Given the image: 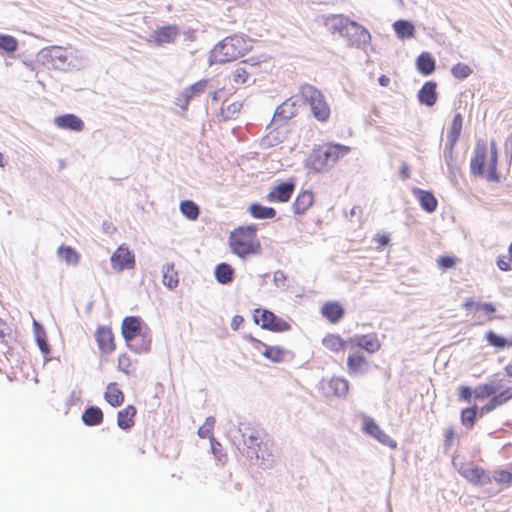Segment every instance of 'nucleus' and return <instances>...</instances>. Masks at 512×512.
I'll return each instance as SVG.
<instances>
[{"mask_svg": "<svg viewBox=\"0 0 512 512\" xmlns=\"http://www.w3.org/2000/svg\"><path fill=\"white\" fill-rule=\"evenodd\" d=\"M475 400H483L492 397L488 403L479 407L474 404L471 407L463 409L461 416H477L478 413L486 414L494 410L498 405H501L512 398V388L503 389V386L497 382H491L484 385L477 386L474 389Z\"/></svg>", "mask_w": 512, "mask_h": 512, "instance_id": "obj_1", "label": "nucleus"}, {"mask_svg": "<svg viewBox=\"0 0 512 512\" xmlns=\"http://www.w3.org/2000/svg\"><path fill=\"white\" fill-rule=\"evenodd\" d=\"M350 151V147L341 144H329L314 149L307 159V166L315 172L333 167L337 161Z\"/></svg>", "mask_w": 512, "mask_h": 512, "instance_id": "obj_2", "label": "nucleus"}, {"mask_svg": "<svg viewBox=\"0 0 512 512\" xmlns=\"http://www.w3.org/2000/svg\"><path fill=\"white\" fill-rule=\"evenodd\" d=\"M248 44L242 36L226 37L211 51V62L225 63L242 56L248 50Z\"/></svg>", "mask_w": 512, "mask_h": 512, "instance_id": "obj_3", "label": "nucleus"}, {"mask_svg": "<svg viewBox=\"0 0 512 512\" xmlns=\"http://www.w3.org/2000/svg\"><path fill=\"white\" fill-rule=\"evenodd\" d=\"M229 244L233 253L241 258L256 253L259 249V243L256 241L255 227L248 226L236 229L230 235Z\"/></svg>", "mask_w": 512, "mask_h": 512, "instance_id": "obj_4", "label": "nucleus"}, {"mask_svg": "<svg viewBox=\"0 0 512 512\" xmlns=\"http://www.w3.org/2000/svg\"><path fill=\"white\" fill-rule=\"evenodd\" d=\"M301 98L309 104L313 116L321 122L328 120L330 116V107L327 104L324 95L311 85H303L300 89Z\"/></svg>", "mask_w": 512, "mask_h": 512, "instance_id": "obj_5", "label": "nucleus"}, {"mask_svg": "<svg viewBox=\"0 0 512 512\" xmlns=\"http://www.w3.org/2000/svg\"><path fill=\"white\" fill-rule=\"evenodd\" d=\"M151 345V330L140 318L130 316V350L147 352Z\"/></svg>", "mask_w": 512, "mask_h": 512, "instance_id": "obj_6", "label": "nucleus"}, {"mask_svg": "<svg viewBox=\"0 0 512 512\" xmlns=\"http://www.w3.org/2000/svg\"><path fill=\"white\" fill-rule=\"evenodd\" d=\"M454 465L458 473L473 485L479 486L491 482L489 473L473 461H457L454 459Z\"/></svg>", "mask_w": 512, "mask_h": 512, "instance_id": "obj_7", "label": "nucleus"}, {"mask_svg": "<svg viewBox=\"0 0 512 512\" xmlns=\"http://www.w3.org/2000/svg\"><path fill=\"white\" fill-rule=\"evenodd\" d=\"M254 321L256 324H259L261 328L274 332H285L291 328L289 323L277 317L273 312L269 310L256 309L254 314Z\"/></svg>", "mask_w": 512, "mask_h": 512, "instance_id": "obj_8", "label": "nucleus"}, {"mask_svg": "<svg viewBox=\"0 0 512 512\" xmlns=\"http://www.w3.org/2000/svg\"><path fill=\"white\" fill-rule=\"evenodd\" d=\"M247 456L263 468H269L274 463V454L268 441H261L256 447H248Z\"/></svg>", "mask_w": 512, "mask_h": 512, "instance_id": "obj_9", "label": "nucleus"}, {"mask_svg": "<svg viewBox=\"0 0 512 512\" xmlns=\"http://www.w3.org/2000/svg\"><path fill=\"white\" fill-rule=\"evenodd\" d=\"M207 80H200L193 85L185 88L176 98L175 105L179 106L182 110H186L190 101L200 94L204 93L207 87Z\"/></svg>", "mask_w": 512, "mask_h": 512, "instance_id": "obj_10", "label": "nucleus"}, {"mask_svg": "<svg viewBox=\"0 0 512 512\" xmlns=\"http://www.w3.org/2000/svg\"><path fill=\"white\" fill-rule=\"evenodd\" d=\"M323 394L327 397L345 396L348 392L349 383L346 379L341 377H333L329 380H323L320 384Z\"/></svg>", "mask_w": 512, "mask_h": 512, "instance_id": "obj_11", "label": "nucleus"}, {"mask_svg": "<svg viewBox=\"0 0 512 512\" xmlns=\"http://www.w3.org/2000/svg\"><path fill=\"white\" fill-rule=\"evenodd\" d=\"M180 30L176 25L163 26L153 32L151 41L159 46L173 43L179 36Z\"/></svg>", "mask_w": 512, "mask_h": 512, "instance_id": "obj_12", "label": "nucleus"}, {"mask_svg": "<svg viewBox=\"0 0 512 512\" xmlns=\"http://www.w3.org/2000/svg\"><path fill=\"white\" fill-rule=\"evenodd\" d=\"M350 347H359L368 353H375L380 349V342L375 335H355L348 339Z\"/></svg>", "mask_w": 512, "mask_h": 512, "instance_id": "obj_13", "label": "nucleus"}, {"mask_svg": "<svg viewBox=\"0 0 512 512\" xmlns=\"http://www.w3.org/2000/svg\"><path fill=\"white\" fill-rule=\"evenodd\" d=\"M369 363L363 354L352 353L347 358V371L351 376L364 375L369 371Z\"/></svg>", "mask_w": 512, "mask_h": 512, "instance_id": "obj_14", "label": "nucleus"}, {"mask_svg": "<svg viewBox=\"0 0 512 512\" xmlns=\"http://www.w3.org/2000/svg\"><path fill=\"white\" fill-rule=\"evenodd\" d=\"M295 185L293 182H282L273 187L267 195L269 202H287L293 194Z\"/></svg>", "mask_w": 512, "mask_h": 512, "instance_id": "obj_15", "label": "nucleus"}, {"mask_svg": "<svg viewBox=\"0 0 512 512\" xmlns=\"http://www.w3.org/2000/svg\"><path fill=\"white\" fill-rule=\"evenodd\" d=\"M487 157V147L485 142L478 141L474 150V157L471 159L470 168L474 175H483L484 165Z\"/></svg>", "mask_w": 512, "mask_h": 512, "instance_id": "obj_16", "label": "nucleus"}, {"mask_svg": "<svg viewBox=\"0 0 512 512\" xmlns=\"http://www.w3.org/2000/svg\"><path fill=\"white\" fill-rule=\"evenodd\" d=\"M54 124L59 129L70 130L75 132H81L85 127L84 122L74 114H63L57 116L54 119Z\"/></svg>", "mask_w": 512, "mask_h": 512, "instance_id": "obj_17", "label": "nucleus"}, {"mask_svg": "<svg viewBox=\"0 0 512 512\" xmlns=\"http://www.w3.org/2000/svg\"><path fill=\"white\" fill-rule=\"evenodd\" d=\"M345 36L357 47L366 46L371 41V35L368 30L357 22H352L350 34H346Z\"/></svg>", "mask_w": 512, "mask_h": 512, "instance_id": "obj_18", "label": "nucleus"}, {"mask_svg": "<svg viewBox=\"0 0 512 512\" xmlns=\"http://www.w3.org/2000/svg\"><path fill=\"white\" fill-rule=\"evenodd\" d=\"M352 22L348 17L341 14L330 15L326 19V25L329 29L332 32L340 33L342 36L350 34Z\"/></svg>", "mask_w": 512, "mask_h": 512, "instance_id": "obj_19", "label": "nucleus"}, {"mask_svg": "<svg viewBox=\"0 0 512 512\" xmlns=\"http://www.w3.org/2000/svg\"><path fill=\"white\" fill-rule=\"evenodd\" d=\"M297 113V100L292 98L287 99L276 108L274 113V122L286 121L294 117Z\"/></svg>", "mask_w": 512, "mask_h": 512, "instance_id": "obj_20", "label": "nucleus"}, {"mask_svg": "<svg viewBox=\"0 0 512 512\" xmlns=\"http://www.w3.org/2000/svg\"><path fill=\"white\" fill-rule=\"evenodd\" d=\"M96 341L99 349L104 353L115 350L114 337L110 328L99 327L96 331Z\"/></svg>", "mask_w": 512, "mask_h": 512, "instance_id": "obj_21", "label": "nucleus"}, {"mask_svg": "<svg viewBox=\"0 0 512 512\" xmlns=\"http://www.w3.org/2000/svg\"><path fill=\"white\" fill-rule=\"evenodd\" d=\"M437 84L434 81L426 82L418 92V100L421 104L428 107L433 106L438 98L436 91Z\"/></svg>", "mask_w": 512, "mask_h": 512, "instance_id": "obj_22", "label": "nucleus"}, {"mask_svg": "<svg viewBox=\"0 0 512 512\" xmlns=\"http://www.w3.org/2000/svg\"><path fill=\"white\" fill-rule=\"evenodd\" d=\"M412 192L413 195L418 199L420 206L425 211L432 213L436 210L438 202L431 192L419 188H414Z\"/></svg>", "mask_w": 512, "mask_h": 512, "instance_id": "obj_23", "label": "nucleus"}, {"mask_svg": "<svg viewBox=\"0 0 512 512\" xmlns=\"http://www.w3.org/2000/svg\"><path fill=\"white\" fill-rule=\"evenodd\" d=\"M364 429L369 435L376 438L383 445L390 448H396V442L391 439L390 436L385 434L373 420H369Z\"/></svg>", "mask_w": 512, "mask_h": 512, "instance_id": "obj_24", "label": "nucleus"}, {"mask_svg": "<svg viewBox=\"0 0 512 512\" xmlns=\"http://www.w3.org/2000/svg\"><path fill=\"white\" fill-rule=\"evenodd\" d=\"M435 65V59L427 52H422L416 59L417 70L425 76L435 71Z\"/></svg>", "mask_w": 512, "mask_h": 512, "instance_id": "obj_25", "label": "nucleus"}, {"mask_svg": "<svg viewBox=\"0 0 512 512\" xmlns=\"http://www.w3.org/2000/svg\"><path fill=\"white\" fill-rule=\"evenodd\" d=\"M321 311L323 316L332 323H337L344 315V309L337 302L326 303Z\"/></svg>", "mask_w": 512, "mask_h": 512, "instance_id": "obj_26", "label": "nucleus"}, {"mask_svg": "<svg viewBox=\"0 0 512 512\" xmlns=\"http://www.w3.org/2000/svg\"><path fill=\"white\" fill-rule=\"evenodd\" d=\"M250 340L252 342H255L259 345H262L265 347V351L263 352V355L273 361V362H281L284 357H285V354H286V351L284 349H282L281 347L279 346H268L264 343H262L261 341L253 338V337H250Z\"/></svg>", "mask_w": 512, "mask_h": 512, "instance_id": "obj_27", "label": "nucleus"}, {"mask_svg": "<svg viewBox=\"0 0 512 512\" xmlns=\"http://www.w3.org/2000/svg\"><path fill=\"white\" fill-rule=\"evenodd\" d=\"M57 255L67 265H77L80 260V254L71 246H59L57 249Z\"/></svg>", "mask_w": 512, "mask_h": 512, "instance_id": "obj_28", "label": "nucleus"}, {"mask_svg": "<svg viewBox=\"0 0 512 512\" xmlns=\"http://www.w3.org/2000/svg\"><path fill=\"white\" fill-rule=\"evenodd\" d=\"M393 28L399 39L413 38L415 35L414 25L407 20L394 22Z\"/></svg>", "mask_w": 512, "mask_h": 512, "instance_id": "obj_29", "label": "nucleus"}, {"mask_svg": "<svg viewBox=\"0 0 512 512\" xmlns=\"http://www.w3.org/2000/svg\"><path fill=\"white\" fill-rule=\"evenodd\" d=\"M313 194L310 191L300 193L293 203V210L296 214L304 213L313 203Z\"/></svg>", "mask_w": 512, "mask_h": 512, "instance_id": "obj_30", "label": "nucleus"}, {"mask_svg": "<svg viewBox=\"0 0 512 512\" xmlns=\"http://www.w3.org/2000/svg\"><path fill=\"white\" fill-rule=\"evenodd\" d=\"M234 270L227 263H220L215 268V278L221 284H229L233 280Z\"/></svg>", "mask_w": 512, "mask_h": 512, "instance_id": "obj_31", "label": "nucleus"}, {"mask_svg": "<svg viewBox=\"0 0 512 512\" xmlns=\"http://www.w3.org/2000/svg\"><path fill=\"white\" fill-rule=\"evenodd\" d=\"M497 159H498V150L497 145L494 140L490 143V161L488 164V179L491 181H498L499 177L497 174Z\"/></svg>", "mask_w": 512, "mask_h": 512, "instance_id": "obj_32", "label": "nucleus"}, {"mask_svg": "<svg viewBox=\"0 0 512 512\" xmlns=\"http://www.w3.org/2000/svg\"><path fill=\"white\" fill-rule=\"evenodd\" d=\"M323 345L331 351L338 352L344 350L347 346H350L348 340H343L338 335H327L323 339Z\"/></svg>", "mask_w": 512, "mask_h": 512, "instance_id": "obj_33", "label": "nucleus"}, {"mask_svg": "<svg viewBox=\"0 0 512 512\" xmlns=\"http://www.w3.org/2000/svg\"><path fill=\"white\" fill-rule=\"evenodd\" d=\"M250 214L257 219H272L276 215L275 209L271 207H265L260 204H251L248 208Z\"/></svg>", "mask_w": 512, "mask_h": 512, "instance_id": "obj_34", "label": "nucleus"}, {"mask_svg": "<svg viewBox=\"0 0 512 512\" xmlns=\"http://www.w3.org/2000/svg\"><path fill=\"white\" fill-rule=\"evenodd\" d=\"M463 125V117L460 113H457L452 120L451 127L447 133V141L451 143H457Z\"/></svg>", "mask_w": 512, "mask_h": 512, "instance_id": "obj_35", "label": "nucleus"}, {"mask_svg": "<svg viewBox=\"0 0 512 512\" xmlns=\"http://www.w3.org/2000/svg\"><path fill=\"white\" fill-rule=\"evenodd\" d=\"M181 213L189 220H196L199 217L200 209L198 205L191 200H184L179 205Z\"/></svg>", "mask_w": 512, "mask_h": 512, "instance_id": "obj_36", "label": "nucleus"}, {"mask_svg": "<svg viewBox=\"0 0 512 512\" xmlns=\"http://www.w3.org/2000/svg\"><path fill=\"white\" fill-rule=\"evenodd\" d=\"M111 263L114 269L123 270L128 264V249L119 247L111 257Z\"/></svg>", "mask_w": 512, "mask_h": 512, "instance_id": "obj_37", "label": "nucleus"}, {"mask_svg": "<svg viewBox=\"0 0 512 512\" xmlns=\"http://www.w3.org/2000/svg\"><path fill=\"white\" fill-rule=\"evenodd\" d=\"M105 398L112 406H119L124 400V395L116 384H109L105 392Z\"/></svg>", "mask_w": 512, "mask_h": 512, "instance_id": "obj_38", "label": "nucleus"}, {"mask_svg": "<svg viewBox=\"0 0 512 512\" xmlns=\"http://www.w3.org/2000/svg\"><path fill=\"white\" fill-rule=\"evenodd\" d=\"M18 49V40L11 35L0 34V53L13 54Z\"/></svg>", "mask_w": 512, "mask_h": 512, "instance_id": "obj_39", "label": "nucleus"}, {"mask_svg": "<svg viewBox=\"0 0 512 512\" xmlns=\"http://www.w3.org/2000/svg\"><path fill=\"white\" fill-rule=\"evenodd\" d=\"M455 145L456 143H451L450 141H447L443 151L444 161L447 164L449 172L453 174L457 170L456 159L453 152Z\"/></svg>", "mask_w": 512, "mask_h": 512, "instance_id": "obj_40", "label": "nucleus"}, {"mask_svg": "<svg viewBox=\"0 0 512 512\" xmlns=\"http://www.w3.org/2000/svg\"><path fill=\"white\" fill-rule=\"evenodd\" d=\"M163 273V284L170 289H173L178 285L177 273L174 270L173 265H164L162 268Z\"/></svg>", "mask_w": 512, "mask_h": 512, "instance_id": "obj_41", "label": "nucleus"}, {"mask_svg": "<svg viewBox=\"0 0 512 512\" xmlns=\"http://www.w3.org/2000/svg\"><path fill=\"white\" fill-rule=\"evenodd\" d=\"M493 480L502 486L510 487L512 486V473L507 470H496L493 474Z\"/></svg>", "mask_w": 512, "mask_h": 512, "instance_id": "obj_42", "label": "nucleus"}, {"mask_svg": "<svg viewBox=\"0 0 512 512\" xmlns=\"http://www.w3.org/2000/svg\"><path fill=\"white\" fill-rule=\"evenodd\" d=\"M472 69L463 63H457L451 68V74L459 80H464L472 74Z\"/></svg>", "mask_w": 512, "mask_h": 512, "instance_id": "obj_43", "label": "nucleus"}, {"mask_svg": "<svg viewBox=\"0 0 512 512\" xmlns=\"http://www.w3.org/2000/svg\"><path fill=\"white\" fill-rule=\"evenodd\" d=\"M486 340L488 343L492 346H495L497 348H505L508 346V340L493 331H488L485 335Z\"/></svg>", "mask_w": 512, "mask_h": 512, "instance_id": "obj_44", "label": "nucleus"}, {"mask_svg": "<svg viewBox=\"0 0 512 512\" xmlns=\"http://www.w3.org/2000/svg\"><path fill=\"white\" fill-rule=\"evenodd\" d=\"M213 427H214V420L213 418H207L205 423L198 429V435L201 438H213Z\"/></svg>", "mask_w": 512, "mask_h": 512, "instance_id": "obj_45", "label": "nucleus"}, {"mask_svg": "<svg viewBox=\"0 0 512 512\" xmlns=\"http://www.w3.org/2000/svg\"><path fill=\"white\" fill-rule=\"evenodd\" d=\"M249 73L244 67H238L232 74V79L237 84H244L247 81Z\"/></svg>", "mask_w": 512, "mask_h": 512, "instance_id": "obj_46", "label": "nucleus"}, {"mask_svg": "<svg viewBox=\"0 0 512 512\" xmlns=\"http://www.w3.org/2000/svg\"><path fill=\"white\" fill-rule=\"evenodd\" d=\"M458 396H459V400H463V401H467V402H471L472 399H475L474 390H472L468 386L459 387Z\"/></svg>", "mask_w": 512, "mask_h": 512, "instance_id": "obj_47", "label": "nucleus"}, {"mask_svg": "<svg viewBox=\"0 0 512 512\" xmlns=\"http://www.w3.org/2000/svg\"><path fill=\"white\" fill-rule=\"evenodd\" d=\"M497 266L502 271L512 270V256L508 255L500 256L497 260Z\"/></svg>", "mask_w": 512, "mask_h": 512, "instance_id": "obj_48", "label": "nucleus"}, {"mask_svg": "<svg viewBox=\"0 0 512 512\" xmlns=\"http://www.w3.org/2000/svg\"><path fill=\"white\" fill-rule=\"evenodd\" d=\"M437 264L441 269H448L454 266L455 259L449 256H443L437 259Z\"/></svg>", "mask_w": 512, "mask_h": 512, "instance_id": "obj_49", "label": "nucleus"}, {"mask_svg": "<svg viewBox=\"0 0 512 512\" xmlns=\"http://www.w3.org/2000/svg\"><path fill=\"white\" fill-rule=\"evenodd\" d=\"M286 275L283 271L278 270L274 273V283L278 287H283L285 285Z\"/></svg>", "mask_w": 512, "mask_h": 512, "instance_id": "obj_50", "label": "nucleus"}, {"mask_svg": "<svg viewBox=\"0 0 512 512\" xmlns=\"http://www.w3.org/2000/svg\"><path fill=\"white\" fill-rule=\"evenodd\" d=\"M476 308L488 314L495 312V307L491 303H478Z\"/></svg>", "mask_w": 512, "mask_h": 512, "instance_id": "obj_51", "label": "nucleus"}, {"mask_svg": "<svg viewBox=\"0 0 512 512\" xmlns=\"http://www.w3.org/2000/svg\"><path fill=\"white\" fill-rule=\"evenodd\" d=\"M118 368L125 373L128 371V358L125 355L119 357Z\"/></svg>", "mask_w": 512, "mask_h": 512, "instance_id": "obj_52", "label": "nucleus"}, {"mask_svg": "<svg viewBox=\"0 0 512 512\" xmlns=\"http://www.w3.org/2000/svg\"><path fill=\"white\" fill-rule=\"evenodd\" d=\"M82 416H102V411L98 407L88 408Z\"/></svg>", "mask_w": 512, "mask_h": 512, "instance_id": "obj_53", "label": "nucleus"}, {"mask_svg": "<svg viewBox=\"0 0 512 512\" xmlns=\"http://www.w3.org/2000/svg\"><path fill=\"white\" fill-rule=\"evenodd\" d=\"M220 448H221V445L218 442H215L214 438H212L211 439L212 452L218 458V460L221 461L222 459H221V455H220Z\"/></svg>", "mask_w": 512, "mask_h": 512, "instance_id": "obj_54", "label": "nucleus"}, {"mask_svg": "<svg viewBox=\"0 0 512 512\" xmlns=\"http://www.w3.org/2000/svg\"><path fill=\"white\" fill-rule=\"evenodd\" d=\"M243 321H244V319L242 316L235 315L231 321V328L233 330H237L239 328V326L243 323Z\"/></svg>", "mask_w": 512, "mask_h": 512, "instance_id": "obj_55", "label": "nucleus"}, {"mask_svg": "<svg viewBox=\"0 0 512 512\" xmlns=\"http://www.w3.org/2000/svg\"><path fill=\"white\" fill-rule=\"evenodd\" d=\"M410 176V168L406 163H402L401 169H400V177L403 180L408 179Z\"/></svg>", "mask_w": 512, "mask_h": 512, "instance_id": "obj_56", "label": "nucleus"}, {"mask_svg": "<svg viewBox=\"0 0 512 512\" xmlns=\"http://www.w3.org/2000/svg\"><path fill=\"white\" fill-rule=\"evenodd\" d=\"M122 334L124 338L128 340V317L124 318L122 321Z\"/></svg>", "mask_w": 512, "mask_h": 512, "instance_id": "obj_57", "label": "nucleus"}, {"mask_svg": "<svg viewBox=\"0 0 512 512\" xmlns=\"http://www.w3.org/2000/svg\"><path fill=\"white\" fill-rule=\"evenodd\" d=\"M445 437H446V443L448 446L451 445L452 443V440H453V437H454V432L452 429H449L446 431V434H445Z\"/></svg>", "mask_w": 512, "mask_h": 512, "instance_id": "obj_58", "label": "nucleus"}, {"mask_svg": "<svg viewBox=\"0 0 512 512\" xmlns=\"http://www.w3.org/2000/svg\"><path fill=\"white\" fill-rule=\"evenodd\" d=\"M378 81H379V84H380L381 86L386 87V86H388V85H389V83H390V78H389V77H387V76H385V75H381V76L379 77Z\"/></svg>", "mask_w": 512, "mask_h": 512, "instance_id": "obj_59", "label": "nucleus"}, {"mask_svg": "<svg viewBox=\"0 0 512 512\" xmlns=\"http://www.w3.org/2000/svg\"><path fill=\"white\" fill-rule=\"evenodd\" d=\"M475 419L476 418H462V422L466 427L471 428L474 425Z\"/></svg>", "mask_w": 512, "mask_h": 512, "instance_id": "obj_60", "label": "nucleus"}, {"mask_svg": "<svg viewBox=\"0 0 512 512\" xmlns=\"http://www.w3.org/2000/svg\"><path fill=\"white\" fill-rule=\"evenodd\" d=\"M378 242L381 246L387 245L389 242V237L386 235H382L378 237Z\"/></svg>", "mask_w": 512, "mask_h": 512, "instance_id": "obj_61", "label": "nucleus"}, {"mask_svg": "<svg viewBox=\"0 0 512 512\" xmlns=\"http://www.w3.org/2000/svg\"><path fill=\"white\" fill-rule=\"evenodd\" d=\"M4 326H5V323H4V321L0 318V337H3V336H4Z\"/></svg>", "mask_w": 512, "mask_h": 512, "instance_id": "obj_62", "label": "nucleus"}, {"mask_svg": "<svg viewBox=\"0 0 512 512\" xmlns=\"http://www.w3.org/2000/svg\"><path fill=\"white\" fill-rule=\"evenodd\" d=\"M507 374L512 377V364H509L505 368Z\"/></svg>", "mask_w": 512, "mask_h": 512, "instance_id": "obj_63", "label": "nucleus"}, {"mask_svg": "<svg viewBox=\"0 0 512 512\" xmlns=\"http://www.w3.org/2000/svg\"><path fill=\"white\" fill-rule=\"evenodd\" d=\"M210 97L212 98V100L216 101L218 100V92L215 91L213 93L210 94Z\"/></svg>", "mask_w": 512, "mask_h": 512, "instance_id": "obj_64", "label": "nucleus"}]
</instances>
